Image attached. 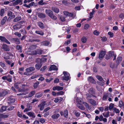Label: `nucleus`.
<instances>
[{"instance_id": "obj_1", "label": "nucleus", "mask_w": 124, "mask_h": 124, "mask_svg": "<svg viewBox=\"0 0 124 124\" xmlns=\"http://www.w3.org/2000/svg\"><path fill=\"white\" fill-rule=\"evenodd\" d=\"M109 56L108 57L107 56L106 59L108 60L109 59H112L113 61L114 60L116 59V55L113 51H109L108 54Z\"/></svg>"}, {"instance_id": "obj_2", "label": "nucleus", "mask_w": 124, "mask_h": 124, "mask_svg": "<svg viewBox=\"0 0 124 124\" xmlns=\"http://www.w3.org/2000/svg\"><path fill=\"white\" fill-rule=\"evenodd\" d=\"M46 13L50 17L54 20H56L57 17L53 14L52 11L49 9H46Z\"/></svg>"}, {"instance_id": "obj_3", "label": "nucleus", "mask_w": 124, "mask_h": 124, "mask_svg": "<svg viewBox=\"0 0 124 124\" xmlns=\"http://www.w3.org/2000/svg\"><path fill=\"white\" fill-rule=\"evenodd\" d=\"M89 92L90 94L87 93L85 94V97L87 99H89V97H91L93 96V94L94 93V90L92 88H91L89 90Z\"/></svg>"}, {"instance_id": "obj_4", "label": "nucleus", "mask_w": 124, "mask_h": 124, "mask_svg": "<svg viewBox=\"0 0 124 124\" xmlns=\"http://www.w3.org/2000/svg\"><path fill=\"white\" fill-rule=\"evenodd\" d=\"M63 74L64 76L62 77V79L63 80L68 81L70 78V74L66 71L63 72Z\"/></svg>"}, {"instance_id": "obj_5", "label": "nucleus", "mask_w": 124, "mask_h": 124, "mask_svg": "<svg viewBox=\"0 0 124 124\" xmlns=\"http://www.w3.org/2000/svg\"><path fill=\"white\" fill-rule=\"evenodd\" d=\"M43 51H42L40 49H39L32 51L31 52V54L32 55L40 54L43 53Z\"/></svg>"}, {"instance_id": "obj_6", "label": "nucleus", "mask_w": 124, "mask_h": 124, "mask_svg": "<svg viewBox=\"0 0 124 124\" xmlns=\"http://www.w3.org/2000/svg\"><path fill=\"white\" fill-rule=\"evenodd\" d=\"M63 13L64 15L71 17L73 18H74L75 16V14H73L72 13H69L66 11H64L63 12Z\"/></svg>"}, {"instance_id": "obj_7", "label": "nucleus", "mask_w": 124, "mask_h": 124, "mask_svg": "<svg viewBox=\"0 0 124 124\" xmlns=\"http://www.w3.org/2000/svg\"><path fill=\"white\" fill-rule=\"evenodd\" d=\"M46 102L45 101H43L38 105V108H39L40 110H42L44 109Z\"/></svg>"}, {"instance_id": "obj_8", "label": "nucleus", "mask_w": 124, "mask_h": 124, "mask_svg": "<svg viewBox=\"0 0 124 124\" xmlns=\"http://www.w3.org/2000/svg\"><path fill=\"white\" fill-rule=\"evenodd\" d=\"M9 91L8 90H5L0 92V97H3L5 96L9 93Z\"/></svg>"}, {"instance_id": "obj_9", "label": "nucleus", "mask_w": 124, "mask_h": 124, "mask_svg": "<svg viewBox=\"0 0 124 124\" xmlns=\"http://www.w3.org/2000/svg\"><path fill=\"white\" fill-rule=\"evenodd\" d=\"M74 101H76L77 103V104H81L83 102V100L81 98H79L78 97H75L74 99Z\"/></svg>"}, {"instance_id": "obj_10", "label": "nucleus", "mask_w": 124, "mask_h": 124, "mask_svg": "<svg viewBox=\"0 0 124 124\" xmlns=\"http://www.w3.org/2000/svg\"><path fill=\"white\" fill-rule=\"evenodd\" d=\"M105 54V52L103 51H101L99 53V58L101 60L104 57Z\"/></svg>"}, {"instance_id": "obj_11", "label": "nucleus", "mask_w": 124, "mask_h": 124, "mask_svg": "<svg viewBox=\"0 0 124 124\" xmlns=\"http://www.w3.org/2000/svg\"><path fill=\"white\" fill-rule=\"evenodd\" d=\"M91 97H89V99H87L88 100L89 102L93 106H95L97 105V103L96 101L92 99H90V98Z\"/></svg>"}, {"instance_id": "obj_12", "label": "nucleus", "mask_w": 124, "mask_h": 124, "mask_svg": "<svg viewBox=\"0 0 124 124\" xmlns=\"http://www.w3.org/2000/svg\"><path fill=\"white\" fill-rule=\"evenodd\" d=\"M35 70V68L32 67H30L26 68L25 69L26 71L28 72H31L34 71Z\"/></svg>"}, {"instance_id": "obj_13", "label": "nucleus", "mask_w": 124, "mask_h": 124, "mask_svg": "<svg viewBox=\"0 0 124 124\" xmlns=\"http://www.w3.org/2000/svg\"><path fill=\"white\" fill-rule=\"evenodd\" d=\"M0 39L2 41L5 42L7 44H10V42L4 37L0 36Z\"/></svg>"}, {"instance_id": "obj_14", "label": "nucleus", "mask_w": 124, "mask_h": 124, "mask_svg": "<svg viewBox=\"0 0 124 124\" xmlns=\"http://www.w3.org/2000/svg\"><path fill=\"white\" fill-rule=\"evenodd\" d=\"M63 89V87L60 86H54L53 88L52 89L53 90H57L59 91L62 90Z\"/></svg>"}, {"instance_id": "obj_15", "label": "nucleus", "mask_w": 124, "mask_h": 124, "mask_svg": "<svg viewBox=\"0 0 124 124\" xmlns=\"http://www.w3.org/2000/svg\"><path fill=\"white\" fill-rule=\"evenodd\" d=\"M27 114L30 117L35 118V117L34 113L33 112H30L27 113Z\"/></svg>"}, {"instance_id": "obj_16", "label": "nucleus", "mask_w": 124, "mask_h": 124, "mask_svg": "<svg viewBox=\"0 0 124 124\" xmlns=\"http://www.w3.org/2000/svg\"><path fill=\"white\" fill-rule=\"evenodd\" d=\"M58 69L57 67L55 65H51L50 68L49 69V70H57Z\"/></svg>"}, {"instance_id": "obj_17", "label": "nucleus", "mask_w": 124, "mask_h": 124, "mask_svg": "<svg viewBox=\"0 0 124 124\" xmlns=\"http://www.w3.org/2000/svg\"><path fill=\"white\" fill-rule=\"evenodd\" d=\"M22 3V0H17L13 3V4L16 5L20 4V5H21Z\"/></svg>"}, {"instance_id": "obj_18", "label": "nucleus", "mask_w": 124, "mask_h": 124, "mask_svg": "<svg viewBox=\"0 0 124 124\" xmlns=\"http://www.w3.org/2000/svg\"><path fill=\"white\" fill-rule=\"evenodd\" d=\"M8 100L9 101L8 102L10 104L13 103L15 101V99L12 97L9 98L8 99Z\"/></svg>"}, {"instance_id": "obj_19", "label": "nucleus", "mask_w": 124, "mask_h": 124, "mask_svg": "<svg viewBox=\"0 0 124 124\" xmlns=\"http://www.w3.org/2000/svg\"><path fill=\"white\" fill-rule=\"evenodd\" d=\"M43 0H41L39 1L38 2V4L39 5L43 6L44 5H46L47 4L46 2H44Z\"/></svg>"}, {"instance_id": "obj_20", "label": "nucleus", "mask_w": 124, "mask_h": 124, "mask_svg": "<svg viewBox=\"0 0 124 124\" xmlns=\"http://www.w3.org/2000/svg\"><path fill=\"white\" fill-rule=\"evenodd\" d=\"M52 10L56 13H58L59 11V9L55 7H52Z\"/></svg>"}, {"instance_id": "obj_21", "label": "nucleus", "mask_w": 124, "mask_h": 124, "mask_svg": "<svg viewBox=\"0 0 124 124\" xmlns=\"http://www.w3.org/2000/svg\"><path fill=\"white\" fill-rule=\"evenodd\" d=\"M60 114H54L52 116V118L53 119H57L60 116Z\"/></svg>"}, {"instance_id": "obj_22", "label": "nucleus", "mask_w": 124, "mask_h": 124, "mask_svg": "<svg viewBox=\"0 0 124 124\" xmlns=\"http://www.w3.org/2000/svg\"><path fill=\"white\" fill-rule=\"evenodd\" d=\"M38 15L39 17L41 18H43L45 17V15L44 14L41 13H39Z\"/></svg>"}, {"instance_id": "obj_23", "label": "nucleus", "mask_w": 124, "mask_h": 124, "mask_svg": "<svg viewBox=\"0 0 124 124\" xmlns=\"http://www.w3.org/2000/svg\"><path fill=\"white\" fill-rule=\"evenodd\" d=\"M7 19V16L4 17L2 19L1 23L2 25H3L5 23L6 20Z\"/></svg>"}, {"instance_id": "obj_24", "label": "nucleus", "mask_w": 124, "mask_h": 124, "mask_svg": "<svg viewBox=\"0 0 124 124\" xmlns=\"http://www.w3.org/2000/svg\"><path fill=\"white\" fill-rule=\"evenodd\" d=\"M122 60V58L121 57H118L117 59L116 63L117 65H118Z\"/></svg>"}, {"instance_id": "obj_25", "label": "nucleus", "mask_w": 124, "mask_h": 124, "mask_svg": "<svg viewBox=\"0 0 124 124\" xmlns=\"http://www.w3.org/2000/svg\"><path fill=\"white\" fill-rule=\"evenodd\" d=\"M68 115V112L67 110L65 109L64 110L63 112V115L64 117L67 118Z\"/></svg>"}, {"instance_id": "obj_26", "label": "nucleus", "mask_w": 124, "mask_h": 124, "mask_svg": "<svg viewBox=\"0 0 124 124\" xmlns=\"http://www.w3.org/2000/svg\"><path fill=\"white\" fill-rule=\"evenodd\" d=\"M42 44L45 46H47L49 45H50V46L51 45V43H50L48 41H44L42 43Z\"/></svg>"}, {"instance_id": "obj_27", "label": "nucleus", "mask_w": 124, "mask_h": 124, "mask_svg": "<svg viewBox=\"0 0 124 124\" xmlns=\"http://www.w3.org/2000/svg\"><path fill=\"white\" fill-rule=\"evenodd\" d=\"M109 111H108L106 113H103L102 114L104 117L108 118L109 116Z\"/></svg>"}, {"instance_id": "obj_28", "label": "nucleus", "mask_w": 124, "mask_h": 124, "mask_svg": "<svg viewBox=\"0 0 124 124\" xmlns=\"http://www.w3.org/2000/svg\"><path fill=\"white\" fill-rule=\"evenodd\" d=\"M41 66L42 65L40 63H37L35 65V68L36 69L39 70L40 69Z\"/></svg>"}, {"instance_id": "obj_29", "label": "nucleus", "mask_w": 124, "mask_h": 124, "mask_svg": "<svg viewBox=\"0 0 124 124\" xmlns=\"http://www.w3.org/2000/svg\"><path fill=\"white\" fill-rule=\"evenodd\" d=\"M7 106H3L0 109V112H2L5 111L7 109Z\"/></svg>"}, {"instance_id": "obj_30", "label": "nucleus", "mask_w": 124, "mask_h": 124, "mask_svg": "<svg viewBox=\"0 0 124 124\" xmlns=\"http://www.w3.org/2000/svg\"><path fill=\"white\" fill-rule=\"evenodd\" d=\"M77 105L79 109L82 110H84L85 109V108L81 104H78Z\"/></svg>"}, {"instance_id": "obj_31", "label": "nucleus", "mask_w": 124, "mask_h": 124, "mask_svg": "<svg viewBox=\"0 0 124 124\" xmlns=\"http://www.w3.org/2000/svg\"><path fill=\"white\" fill-rule=\"evenodd\" d=\"M88 80L91 83H95V81L93 77H90L88 78Z\"/></svg>"}, {"instance_id": "obj_32", "label": "nucleus", "mask_w": 124, "mask_h": 124, "mask_svg": "<svg viewBox=\"0 0 124 124\" xmlns=\"http://www.w3.org/2000/svg\"><path fill=\"white\" fill-rule=\"evenodd\" d=\"M21 17H18L15 18L13 20V22H16L19 21L21 19Z\"/></svg>"}, {"instance_id": "obj_33", "label": "nucleus", "mask_w": 124, "mask_h": 124, "mask_svg": "<svg viewBox=\"0 0 124 124\" xmlns=\"http://www.w3.org/2000/svg\"><path fill=\"white\" fill-rule=\"evenodd\" d=\"M38 24L39 26L42 29L44 27V24L41 22H39L38 23Z\"/></svg>"}, {"instance_id": "obj_34", "label": "nucleus", "mask_w": 124, "mask_h": 124, "mask_svg": "<svg viewBox=\"0 0 124 124\" xmlns=\"http://www.w3.org/2000/svg\"><path fill=\"white\" fill-rule=\"evenodd\" d=\"M35 33L42 36L44 34V32L41 31H36Z\"/></svg>"}, {"instance_id": "obj_35", "label": "nucleus", "mask_w": 124, "mask_h": 124, "mask_svg": "<svg viewBox=\"0 0 124 124\" xmlns=\"http://www.w3.org/2000/svg\"><path fill=\"white\" fill-rule=\"evenodd\" d=\"M81 41L83 43H85L87 41L86 38L85 37H83L81 39Z\"/></svg>"}, {"instance_id": "obj_36", "label": "nucleus", "mask_w": 124, "mask_h": 124, "mask_svg": "<svg viewBox=\"0 0 124 124\" xmlns=\"http://www.w3.org/2000/svg\"><path fill=\"white\" fill-rule=\"evenodd\" d=\"M108 96V94H105L103 95L102 99L104 100H106Z\"/></svg>"}, {"instance_id": "obj_37", "label": "nucleus", "mask_w": 124, "mask_h": 124, "mask_svg": "<svg viewBox=\"0 0 124 124\" xmlns=\"http://www.w3.org/2000/svg\"><path fill=\"white\" fill-rule=\"evenodd\" d=\"M4 13V10L3 9H1L0 11V16H3Z\"/></svg>"}, {"instance_id": "obj_38", "label": "nucleus", "mask_w": 124, "mask_h": 124, "mask_svg": "<svg viewBox=\"0 0 124 124\" xmlns=\"http://www.w3.org/2000/svg\"><path fill=\"white\" fill-rule=\"evenodd\" d=\"M42 95L41 93H37L35 95V97L37 98H39L42 96Z\"/></svg>"}, {"instance_id": "obj_39", "label": "nucleus", "mask_w": 124, "mask_h": 124, "mask_svg": "<svg viewBox=\"0 0 124 124\" xmlns=\"http://www.w3.org/2000/svg\"><path fill=\"white\" fill-rule=\"evenodd\" d=\"M35 93V92L34 91H32L29 94L28 97H31L33 96Z\"/></svg>"}, {"instance_id": "obj_40", "label": "nucleus", "mask_w": 124, "mask_h": 124, "mask_svg": "<svg viewBox=\"0 0 124 124\" xmlns=\"http://www.w3.org/2000/svg\"><path fill=\"white\" fill-rule=\"evenodd\" d=\"M30 7L32 6H36L37 5L36 3H35L34 2H32L29 4Z\"/></svg>"}, {"instance_id": "obj_41", "label": "nucleus", "mask_w": 124, "mask_h": 124, "mask_svg": "<svg viewBox=\"0 0 124 124\" xmlns=\"http://www.w3.org/2000/svg\"><path fill=\"white\" fill-rule=\"evenodd\" d=\"M0 65L4 69H5L6 68V65L4 63L1 62H0Z\"/></svg>"}, {"instance_id": "obj_42", "label": "nucleus", "mask_w": 124, "mask_h": 124, "mask_svg": "<svg viewBox=\"0 0 124 124\" xmlns=\"http://www.w3.org/2000/svg\"><path fill=\"white\" fill-rule=\"evenodd\" d=\"M114 104L112 103H111L109 105V109L111 110L114 107Z\"/></svg>"}, {"instance_id": "obj_43", "label": "nucleus", "mask_w": 124, "mask_h": 124, "mask_svg": "<svg viewBox=\"0 0 124 124\" xmlns=\"http://www.w3.org/2000/svg\"><path fill=\"white\" fill-rule=\"evenodd\" d=\"M96 77L97 78L99 81H102L103 80V78L101 76H97Z\"/></svg>"}, {"instance_id": "obj_44", "label": "nucleus", "mask_w": 124, "mask_h": 124, "mask_svg": "<svg viewBox=\"0 0 124 124\" xmlns=\"http://www.w3.org/2000/svg\"><path fill=\"white\" fill-rule=\"evenodd\" d=\"M39 84V82H37L34 83L33 85V86L34 88H36L37 87Z\"/></svg>"}, {"instance_id": "obj_45", "label": "nucleus", "mask_w": 124, "mask_h": 124, "mask_svg": "<svg viewBox=\"0 0 124 124\" xmlns=\"http://www.w3.org/2000/svg\"><path fill=\"white\" fill-rule=\"evenodd\" d=\"M99 33V31L96 30L94 31L93 32V34L97 36L98 35Z\"/></svg>"}, {"instance_id": "obj_46", "label": "nucleus", "mask_w": 124, "mask_h": 124, "mask_svg": "<svg viewBox=\"0 0 124 124\" xmlns=\"http://www.w3.org/2000/svg\"><path fill=\"white\" fill-rule=\"evenodd\" d=\"M80 113L78 112L77 111L75 112V115L78 117H79L80 116Z\"/></svg>"}, {"instance_id": "obj_47", "label": "nucleus", "mask_w": 124, "mask_h": 124, "mask_svg": "<svg viewBox=\"0 0 124 124\" xmlns=\"http://www.w3.org/2000/svg\"><path fill=\"white\" fill-rule=\"evenodd\" d=\"M28 93V92H25V93H18L17 94V95H26Z\"/></svg>"}, {"instance_id": "obj_48", "label": "nucleus", "mask_w": 124, "mask_h": 124, "mask_svg": "<svg viewBox=\"0 0 124 124\" xmlns=\"http://www.w3.org/2000/svg\"><path fill=\"white\" fill-rule=\"evenodd\" d=\"M83 103L86 107L88 108V109L90 108V107H89V105L87 103L85 102H83Z\"/></svg>"}, {"instance_id": "obj_49", "label": "nucleus", "mask_w": 124, "mask_h": 124, "mask_svg": "<svg viewBox=\"0 0 124 124\" xmlns=\"http://www.w3.org/2000/svg\"><path fill=\"white\" fill-rule=\"evenodd\" d=\"M89 26V25L88 24H86L84 26V28L85 29H87L88 28Z\"/></svg>"}, {"instance_id": "obj_50", "label": "nucleus", "mask_w": 124, "mask_h": 124, "mask_svg": "<svg viewBox=\"0 0 124 124\" xmlns=\"http://www.w3.org/2000/svg\"><path fill=\"white\" fill-rule=\"evenodd\" d=\"M82 113H84L85 115H86V116L89 118L91 117V116L89 114H86V113L84 112H82Z\"/></svg>"}, {"instance_id": "obj_51", "label": "nucleus", "mask_w": 124, "mask_h": 124, "mask_svg": "<svg viewBox=\"0 0 124 124\" xmlns=\"http://www.w3.org/2000/svg\"><path fill=\"white\" fill-rule=\"evenodd\" d=\"M39 120L40 122L42 123H44L45 121V119L42 118H39Z\"/></svg>"}, {"instance_id": "obj_52", "label": "nucleus", "mask_w": 124, "mask_h": 124, "mask_svg": "<svg viewBox=\"0 0 124 124\" xmlns=\"http://www.w3.org/2000/svg\"><path fill=\"white\" fill-rule=\"evenodd\" d=\"M47 68V67L46 66H44L41 68L40 70L42 71H44Z\"/></svg>"}, {"instance_id": "obj_53", "label": "nucleus", "mask_w": 124, "mask_h": 124, "mask_svg": "<svg viewBox=\"0 0 124 124\" xmlns=\"http://www.w3.org/2000/svg\"><path fill=\"white\" fill-rule=\"evenodd\" d=\"M64 93V92H63L62 91H61L59 92H58L57 93V95H63Z\"/></svg>"}, {"instance_id": "obj_54", "label": "nucleus", "mask_w": 124, "mask_h": 124, "mask_svg": "<svg viewBox=\"0 0 124 124\" xmlns=\"http://www.w3.org/2000/svg\"><path fill=\"white\" fill-rule=\"evenodd\" d=\"M108 35L110 36V37L112 38L113 36V33L110 32H108Z\"/></svg>"}, {"instance_id": "obj_55", "label": "nucleus", "mask_w": 124, "mask_h": 124, "mask_svg": "<svg viewBox=\"0 0 124 124\" xmlns=\"http://www.w3.org/2000/svg\"><path fill=\"white\" fill-rule=\"evenodd\" d=\"M114 110L116 113H119L120 112L119 110L116 108H114Z\"/></svg>"}, {"instance_id": "obj_56", "label": "nucleus", "mask_w": 124, "mask_h": 124, "mask_svg": "<svg viewBox=\"0 0 124 124\" xmlns=\"http://www.w3.org/2000/svg\"><path fill=\"white\" fill-rule=\"evenodd\" d=\"M21 32L23 34H25L26 33V32L25 29H22L20 30Z\"/></svg>"}, {"instance_id": "obj_57", "label": "nucleus", "mask_w": 124, "mask_h": 124, "mask_svg": "<svg viewBox=\"0 0 124 124\" xmlns=\"http://www.w3.org/2000/svg\"><path fill=\"white\" fill-rule=\"evenodd\" d=\"M14 86L15 88L16 89H19V88L17 83L15 84L14 85Z\"/></svg>"}, {"instance_id": "obj_58", "label": "nucleus", "mask_w": 124, "mask_h": 124, "mask_svg": "<svg viewBox=\"0 0 124 124\" xmlns=\"http://www.w3.org/2000/svg\"><path fill=\"white\" fill-rule=\"evenodd\" d=\"M46 58H43L41 59V62H46Z\"/></svg>"}, {"instance_id": "obj_59", "label": "nucleus", "mask_w": 124, "mask_h": 124, "mask_svg": "<svg viewBox=\"0 0 124 124\" xmlns=\"http://www.w3.org/2000/svg\"><path fill=\"white\" fill-rule=\"evenodd\" d=\"M92 70H93V71L95 72H96L97 71V70L96 67H95L93 66L92 68Z\"/></svg>"}, {"instance_id": "obj_60", "label": "nucleus", "mask_w": 124, "mask_h": 124, "mask_svg": "<svg viewBox=\"0 0 124 124\" xmlns=\"http://www.w3.org/2000/svg\"><path fill=\"white\" fill-rule=\"evenodd\" d=\"M15 41L16 42V43L17 44H19L20 43V42L19 40V39L17 38L15 39Z\"/></svg>"}, {"instance_id": "obj_61", "label": "nucleus", "mask_w": 124, "mask_h": 124, "mask_svg": "<svg viewBox=\"0 0 124 124\" xmlns=\"http://www.w3.org/2000/svg\"><path fill=\"white\" fill-rule=\"evenodd\" d=\"M12 12L11 11H9L8 12L7 15L8 16H9V18H10L12 14Z\"/></svg>"}, {"instance_id": "obj_62", "label": "nucleus", "mask_w": 124, "mask_h": 124, "mask_svg": "<svg viewBox=\"0 0 124 124\" xmlns=\"http://www.w3.org/2000/svg\"><path fill=\"white\" fill-rule=\"evenodd\" d=\"M110 65L111 68H113L114 67L115 65L114 64V63H111L110 64Z\"/></svg>"}, {"instance_id": "obj_63", "label": "nucleus", "mask_w": 124, "mask_h": 124, "mask_svg": "<svg viewBox=\"0 0 124 124\" xmlns=\"http://www.w3.org/2000/svg\"><path fill=\"white\" fill-rule=\"evenodd\" d=\"M123 103L122 101H120L119 102V106L120 107H123Z\"/></svg>"}, {"instance_id": "obj_64", "label": "nucleus", "mask_w": 124, "mask_h": 124, "mask_svg": "<svg viewBox=\"0 0 124 124\" xmlns=\"http://www.w3.org/2000/svg\"><path fill=\"white\" fill-rule=\"evenodd\" d=\"M119 17L122 19L124 18V14H122L119 15Z\"/></svg>"}]
</instances>
